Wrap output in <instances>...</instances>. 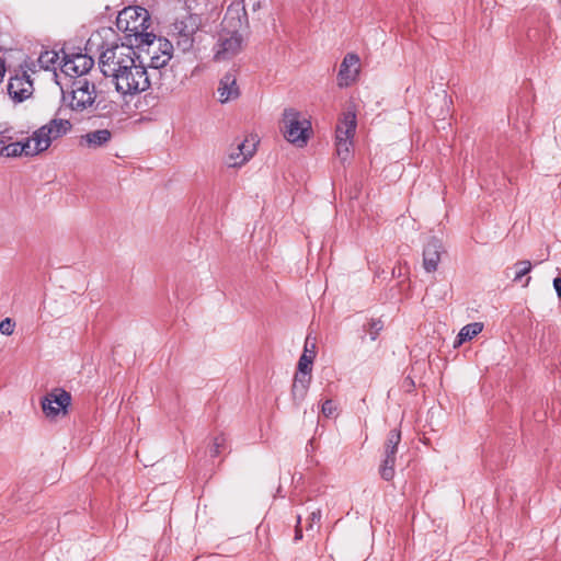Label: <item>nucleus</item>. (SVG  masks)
<instances>
[{
  "label": "nucleus",
  "instance_id": "dca6fc26",
  "mask_svg": "<svg viewBox=\"0 0 561 561\" xmlns=\"http://www.w3.org/2000/svg\"><path fill=\"white\" fill-rule=\"evenodd\" d=\"M358 72L359 57L356 54H347L340 66V85H348L351 82L355 81Z\"/></svg>",
  "mask_w": 561,
  "mask_h": 561
},
{
  "label": "nucleus",
  "instance_id": "9b49d317",
  "mask_svg": "<svg viewBox=\"0 0 561 561\" xmlns=\"http://www.w3.org/2000/svg\"><path fill=\"white\" fill-rule=\"evenodd\" d=\"M147 47V53L150 55L151 67L159 69L164 67L172 57L173 44L163 37H157L153 34L150 44H144Z\"/></svg>",
  "mask_w": 561,
  "mask_h": 561
},
{
  "label": "nucleus",
  "instance_id": "bb28decb",
  "mask_svg": "<svg viewBox=\"0 0 561 561\" xmlns=\"http://www.w3.org/2000/svg\"><path fill=\"white\" fill-rule=\"evenodd\" d=\"M515 275L513 280L518 283L526 276L533 268L531 262L528 260L518 261L514 264Z\"/></svg>",
  "mask_w": 561,
  "mask_h": 561
},
{
  "label": "nucleus",
  "instance_id": "4c0bfd02",
  "mask_svg": "<svg viewBox=\"0 0 561 561\" xmlns=\"http://www.w3.org/2000/svg\"><path fill=\"white\" fill-rule=\"evenodd\" d=\"M5 72L4 62L0 60V80L3 78Z\"/></svg>",
  "mask_w": 561,
  "mask_h": 561
},
{
  "label": "nucleus",
  "instance_id": "7ed1b4c3",
  "mask_svg": "<svg viewBox=\"0 0 561 561\" xmlns=\"http://www.w3.org/2000/svg\"><path fill=\"white\" fill-rule=\"evenodd\" d=\"M115 89L122 95H134L146 91L150 87V80L146 67L134 56L128 67L116 75Z\"/></svg>",
  "mask_w": 561,
  "mask_h": 561
},
{
  "label": "nucleus",
  "instance_id": "473e14b6",
  "mask_svg": "<svg viewBox=\"0 0 561 561\" xmlns=\"http://www.w3.org/2000/svg\"><path fill=\"white\" fill-rule=\"evenodd\" d=\"M382 329V323L380 320H371L369 322V333L371 335V340H376L379 331Z\"/></svg>",
  "mask_w": 561,
  "mask_h": 561
},
{
  "label": "nucleus",
  "instance_id": "58836bf2",
  "mask_svg": "<svg viewBox=\"0 0 561 561\" xmlns=\"http://www.w3.org/2000/svg\"><path fill=\"white\" fill-rule=\"evenodd\" d=\"M5 136L2 135L1 138H0V149L2 148V146H4V142H5Z\"/></svg>",
  "mask_w": 561,
  "mask_h": 561
},
{
  "label": "nucleus",
  "instance_id": "f704fd0d",
  "mask_svg": "<svg viewBox=\"0 0 561 561\" xmlns=\"http://www.w3.org/2000/svg\"><path fill=\"white\" fill-rule=\"evenodd\" d=\"M320 519H321V511H320V510L313 511V512L309 515V518H308V527H307V529H312L313 524L319 523V522H320Z\"/></svg>",
  "mask_w": 561,
  "mask_h": 561
},
{
  "label": "nucleus",
  "instance_id": "a878e982",
  "mask_svg": "<svg viewBox=\"0 0 561 561\" xmlns=\"http://www.w3.org/2000/svg\"><path fill=\"white\" fill-rule=\"evenodd\" d=\"M226 437L222 434L216 435L213 438L211 444L208 447V453L210 457H217L221 454V451L226 448Z\"/></svg>",
  "mask_w": 561,
  "mask_h": 561
},
{
  "label": "nucleus",
  "instance_id": "7c9ffc66",
  "mask_svg": "<svg viewBox=\"0 0 561 561\" xmlns=\"http://www.w3.org/2000/svg\"><path fill=\"white\" fill-rule=\"evenodd\" d=\"M15 322L10 318H5L0 322V332L3 335H11L14 331Z\"/></svg>",
  "mask_w": 561,
  "mask_h": 561
},
{
  "label": "nucleus",
  "instance_id": "c756f323",
  "mask_svg": "<svg viewBox=\"0 0 561 561\" xmlns=\"http://www.w3.org/2000/svg\"><path fill=\"white\" fill-rule=\"evenodd\" d=\"M194 39L190 34H180L178 36L176 45L183 51H186L193 47Z\"/></svg>",
  "mask_w": 561,
  "mask_h": 561
},
{
  "label": "nucleus",
  "instance_id": "2f4dec72",
  "mask_svg": "<svg viewBox=\"0 0 561 561\" xmlns=\"http://www.w3.org/2000/svg\"><path fill=\"white\" fill-rule=\"evenodd\" d=\"M336 411V407L332 400L328 399L322 403L321 412L325 417H331Z\"/></svg>",
  "mask_w": 561,
  "mask_h": 561
},
{
  "label": "nucleus",
  "instance_id": "6e6552de",
  "mask_svg": "<svg viewBox=\"0 0 561 561\" xmlns=\"http://www.w3.org/2000/svg\"><path fill=\"white\" fill-rule=\"evenodd\" d=\"M62 98L72 111L83 112L90 108L95 102V87L85 78H79L72 82L69 93L64 92Z\"/></svg>",
  "mask_w": 561,
  "mask_h": 561
},
{
  "label": "nucleus",
  "instance_id": "412c9836",
  "mask_svg": "<svg viewBox=\"0 0 561 561\" xmlns=\"http://www.w3.org/2000/svg\"><path fill=\"white\" fill-rule=\"evenodd\" d=\"M401 442V432L399 430H391L385 443V457L389 456L396 458L398 445Z\"/></svg>",
  "mask_w": 561,
  "mask_h": 561
},
{
  "label": "nucleus",
  "instance_id": "4be33fe9",
  "mask_svg": "<svg viewBox=\"0 0 561 561\" xmlns=\"http://www.w3.org/2000/svg\"><path fill=\"white\" fill-rule=\"evenodd\" d=\"M314 356H316V352L313 350L308 348V340H307L306 345H305V351L298 362L297 371L311 374Z\"/></svg>",
  "mask_w": 561,
  "mask_h": 561
},
{
  "label": "nucleus",
  "instance_id": "f8f14e48",
  "mask_svg": "<svg viewBox=\"0 0 561 561\" xmlns=\"http://www.w3.org/2000/svg\"><path fill=\"white\" fill-rule=\"evenodd\" d=\"M7 90L14 103H21L27 100L34 92L33 82L25 71L11 77Z\"/></svg>",
  "mask_w": 561,
  "mask_h": 561
},
{
  "label": "nucleus",
  "instance_id": "9d476101",
  "mask_svg": "<svg viewBox=\"0 0 561 561\" xmlns=\"http://www.w3.org/2000/svg\"><path fill=\"white\" fill-rule=\"evenodd\" d=\"M256 150V140L254 137L245 138L242 141L232 144L229 148L226 164L229 168H240L247 163Z\"/></svg>",
  "mask_w": 561,
  "mask_h": 561
},
{
  "label": "nucleus",
  "instance_id": "c9c22d12",
  "mask_svg": "<svg viewBox=\"0 0 561 561\" xmlns=\"http://www.w3.org/2000/svg\"><path fill=\"white\" fill-rule=\"evenodd\" d=\"M300 523H301V516L298 515L297 516V525H296V528H295V537H294V540L295 541H298L302 538V530H301V527H300Z\"/></svg>",
  "mask_w": 561,
  "mask_h": 561
},
{
  "label": "nucleus",
  "instance_id": "f257e3e1",
  "mask_svg": "<svg viewBox=\"0 0 561 561\" xmlns=\"http://www.w3.org/2000/svg\"><path fill=\"white\" fill-rule=\"evenodd\" d=\"M249 32V19L244 7L230 5L221 22V31L214 47L217 61L228 60L238 55Z\"/></svg>",
  "mask_w": 561,
  "mask_h": 561
},
{
  "label": "nucleus",
  "instance_id": "a211bd4d",
  "mask_svg": "<svg viewBox=\"0 0 561 561\" xmlns=\"http://www.w3.org/2000/svg\"><path fill=\"white\" fill-rule=\"evenodd\" d=\"M0 154L7 158H15L21 156L35 157L36 152H34L33 145L30 140V137H27L23 141H15L2 146L0 149Z\"/></svg>",
  "mask_w": 561,
  "mask_h": 561
},
{
  "label": "nucleus",
  "instance_id": "39448f33",
  "mask_svg": "<svg viewBox=\"0 0 561 561\" xmlns=\"http://www.w3.org/2000/svg\"><path fill=\"white\" fill-rule=\"evenodd\" d=\"M135 54L130 45L115 44L107 46L99 57L101 72L115 82L116 75H121V71L128 67L129 60Z\"/></svg>",
  "mask_w": 561,
  "mask_h": 561
},
{
  "label": "nucleus",
  "instance_id": "b1692460",
  "mask_svg": "<svg viewBox=\"0 0 561 561\" xmlns=\"http://www.w3.org/2000/svg\"><path fill=\"white\" fill-rule=\"evenodd\" d=\"M394 465H396V458H391L389 456L383 457L379 472L383 480L391 481L394 477Z\"/></svg>",
  "mask_w": 561,
  "mask_h": 561
},
{
  "label": "nucleus",
  "instance_id": "423d86ee",
  "mask_svg": "<svg viewBox=\"0 0 561 561\" xmlns=\"http://www.w3.org/2000/svg\"><path fill=\"white\" fill-rule=\"evenodd\" d=\"M135 54L130 45L115 44L107 46L99 57L101 72L115 82L116 75H121V71L128 67L129 60Z\"/></svg>",
  "mask_w": 561,
  "mask_h": 561
},
{
  "label": "nucleus",
  "instance_id": "2eb2a0df",
  "mask_svg": "<svg viewBox=\"0 0 561 561\" xmlns=\"http://www.w3.org/2000/svg\"><path fill=\"white\" fill-rule=\"evenodd\" d=\"M217 92L221 103L236 100L240 95V90L237 84V76L234 72L229 71L224 75L219 81Z\"/></svg>",
  "mask_w": 561,
  "mask_h": 561
},
{
  "label": "nucleus",
  "instance_id": "0eeeda50",
  "mask_svg": "<svg viewBox=\"0 0 561 561\" xmlns=\"http://www.w3.org/2000/svg\"><path fill=\"white\" fill-rule=\"evenodd\" d=\"M72 128L69 119L53 118L45 125L41 126L30 136L36 156L45 152L50 145L67 135Z\"/></svg>",
  "mask_w": 561,
  "mask_h": 561
},
{
  "label": "nucleus",
  "instance_id": "ddd939ff",
  "mask_svg": "<svg viewBox=\"0 0 561 561\" xmlns=\"http://www.w3.org/2000/svg\"><path fill=\"white\" fill-rule=\"evenodd\" d=\"M93 65V58L85 54L65 55L61 71L70 77H82L91 70Z\"/></svg>",
  "mask_w": 561,
  "mask_h": 561
},
{
  "label": "nucleus",
  "instance_id": "79ce46f5",
  "mask_svg": "<svg viewBox=\"0 0 561 561\" xmlns=\"http://www.w3.org/2000/svg\"><path fill=\"white\" fill-rule=\"evenodd\" d=\"M408 385L413 386V381L412 380L408 381Z\"/></svg>",
  "mask_w": 561,
  "mask_h": 561
},
{
  "label": "nucleus",
  "instance_id": "393cba45",
  "mask_svg": "<svg viewBox=\"0 0 561 561\" xmlns=\"http://www.w3.org/2000/svg\"><path fill=\"white\" fill-rule=\"evenodd\" d=\"M394 465H396V458H391L389 456L383 457L379 472L383 480L391 481L394 477Z\"/></svg>",
  "mask_w": 561,
  "mask_h": 561
},
{
  "label": "nucleus",
  "instance_id": "e433bc0d",
  "mask_svg": "<svg viewBox=\"0 0 561 561\" xmlns=\"http://www.w3.org/2000/svg\"><path fill=\"white\" fill-rule=\"evenodd\" d=\"M553 286L558 293L559 298L561 299V277L554 278Z\"/></svg>",
  "mask_w": 561,
  "mask_h": 561
},
{
  "label": "nucleus",
  "instance_id": "f3484780",
  "mask_svg": "<svg viewBox=\"0 0 561 561\" xmlns=\"http://www.w3.org/2000/svg\"><path fill=\"white\" fill-rule=\"evenodd\" d=\"M111 139L112 133L108 129H98L80 136L79 145L88 149H99L106 146Z\"/></svg>",
  "mask_w": 561,
  "mask_h": 561
},
{
  "label": "nucleus",
  "instance_id": "72a5a7b5",
  "mask_svg": "<svg viewBox=\"0 0 561 561\" xmlns=\"http://www.w3.org/2000/svg\"><path fill=\"white\" fill-rule=\"evenodd\" d=\"M353 134H346L343 126L336 127V141H352Z\"/></svg>",
  "mask_w": 561,
  "mask_h": 561
},
{
  "label": "nucleus",
  "instance_id": "a19ab883",
  "mask_svg": "<svg viewBox=\"0 0 561 561\" xmlns=\"http://www.w3.org/2000/svg\"><path fill=\"white\" fill-rule=\"evenodd\" d=\"M408 385L413 386V381L412 380L408 381Z\"/></svg>",
  "mask_w": 561,
  "mask_h": 561
},
{
  "label": "nucleus",
  "instance_id": "aec40b11",
  "mask_svg": "<svg viewBox=\"0 0 561 561\" xmlns=\"http://www.w3.org/2000/svg\"><path fill=\"white\" fill-rule=\"evenodd\" d=\"M483 330V324L481 322H472L459 331L457 339L455 341V347L461 345L462 343L470 341L474 336H477Z\"/></svg>",
  "mask_w": 561,
  "mask_h": 561
},
{
  "label": "nucleus",
  "instance_id": "cd10ccee",
  "mask_svg": "<svg viewBox=\"0 0 561 561\" xmlns=\"http://www.w3.org/2000/svg\"><path fill=\"white\" fill-rule=\"evenodd\" d=\"M337 126H343L346 134H355L356 115L353 112L344 113L343 119Z\"/></svg>",
  "mask_w": 561,
  "mask_h": 561
},
{
  "label": "nucleus",
  "instance_id": "1a4fd4ad",
  "mask_svg": "<svg viewBox=\"0 0 561 561\" xmlns=\"http://www.w3.org/2000/svg\"><path fill=\"white\" fill-rule=\"evenodd\" d=\"M41 404L45 416L56 421L68 414L71 394L62 388H54L42 399Z\"/></svg>",
  "mask_w": 561,
  "mask_h": 561
},
{
  "label": "nucleus",
  "instance_id": "c85d7f7f",
  "mask_svg": "<svg viewBox=\"0 0 561 561\" xmlns=\"http://www.w3.org/2000/svg\"><path fill=\"white\" fill-rule=\"evenodd\" d=\"M336 153L342 161H345L351 153L352 141H336Z\"/></svg>",
  "mask_w": 561,
  "mask_h": 561
},
{
  "label": "nucleus",
  "instance_id": "6ab92c4d",
  "mask_svg": "<svg viewBox=\"0 0 561 561\" xmlns=\"http://www.w3.org/2000/svg\"><path fill=\"white\" fill-rule=\"evenodd\" d=\"M311 382L310 373L297 371L291 386V397L295 404H299L307 396Z\"/></svg>",
  "mask_w": 561,
  "mask_h": 561
},
{
  "label": "nucleus",
  "instance_id": "4468645a",
  "mask_svg": "<svg viewBox=\"0 0 561 561\" xmlns=\"http://www.w3.org/2000/svg\"><path fill=\"white\" fill-rule=\"evenodd\" d=\"M444 247L439 239L432 237L423 249V267L427 273H434L438 268Z\"/></svg>",
  "mask_w": 561,
  "mask_h": 561
},
{
  "label": "nucleus",
  "instance_id": "f03ea898",
  "mask_svg": "<svg viewBox=\"0 0 561 561\" xmlns=\"http://www.w3.org/2000/svg\"><path fill=\"white\" fill-rule=\"evenodd\" d=\"M150 14L142 7H128L118 13L116 26L125 34L128 45L144 48V44H150L153 33L150 27Z\"/></svg>",
  "mask_w": 561,
  "mask_h": 561
},
{
  "label": "nucleus",
  "instance_id": "ea45409f",
  "mask_svg": "<svg viewBox=\"0 0 561 561\" xmlns=\"http://www.w3.org/2000/svg\"><path fill=\"white\" fill-rule=\"evenodd\" d=\"M529 282H530V277H528V278L526 279V282H525V284H524V287L528 286Z\"/></svg>",
  "mask_w": 561,
  "mask_h": 561
},
{
  "label": "nucleus",
  "instance_id": "20e7f679",
  "mask_svg": "<svg viewBox=\"0 0 561 561\" xmlns=\"http://www.w3.org/2000/svg\"><path fill=\"white\" fill-rule=\"evenodd\" d=\"M284 138L298 148H304L312 135L311 122L295 108H285L280 122Z\"/></svg>",
  "mask_w": 561,
  "mask_h": 561
},
{
  "label": "nucleus",
  "instance_id": "5701e85b",
  "mask_svg": "<svg viewBox=\"0 0 561 561\" xmlns=\"http://www.w3.org/2000/svg\"><path fill=\"white\" fill-rule=\"evenodd\" d=\"M59 60V55L55 50H45L38 57V65L45 70L54 69Z\"/></svg>",
  "mask_w": 561,
  "mask_h": 561
}]
</instances>
